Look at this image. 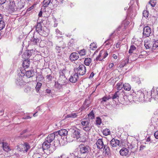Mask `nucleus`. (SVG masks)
I'll list each match as a JSON object with an SVG mask.
<instances>
[{
    "instance_id": "1",
    "label": "nucleus",
    "mask_w": 158,
    "mask_h": 158,
    "mask_svg": "<svg viewBox=\"0 0 158 158\" xmlns=\"http://www.w3.org/2000/svg\"><path fill=\"white\" fill-rule=\"evenodd\" d=\"M58 81L64 85L67 84L66 89L68 88L69 89L71 90L72 86L70 83H67V80L63 72L60 73V76Z\"/></svg>"
},
{
    "instance_id": "2",
    "label": "nucleus",
    "mask_w": 158,
    "mask_h": 158,
    "mask_svg": "<svg viewBox=\"0 0 158 158\" xmlns=\"http://www.w3.org/2000/svg\"><path fill=\"white\" fill-rule=\"evenodd\" d=\"M50 143L48 142L46 140V141L43 143L42 144L43 150L44 151H49V153H52L56 149V147L54 145L50 146Z\"/></svg>"
},
{
    "instance_id": "3",
    "label": "nucleus",
    "mask_w": 158,
    "mask_h": 158,
    "mask_svg": "<svg viewBox=\"0 0 158 158\" xmlns=\"http://www.w3.org/2000/svg\"><path fill=\"white\" fill-rule=\"evenodd\" d=\"M74 71L76 73L80 75H84L86 72V69L83 64L80 65L77 68H75Z\"/></svg>"
},
{
    "instance_id": "4",
    "label": "nucleus",
    "mask_w": 158,
    "mask_h": 158,
    "mask_svg": "<svg viewBox=\"0 0 158 158\" xmlns=\"http://www.w3.org/2000/svg\"><path fill=\"white\" fill-rule=\"evenodd\" d=\"M25 75L24 73H23L22 71L21 70V73L18 75L16 79L15 83L17 85L21 86L23 85L24 82L23 80V78Z\"/></svg>"
},
{
    "instance_id": "5",
    "label": "nucleus",
    "mask_w": 158,
    "mask_h": 158,
    "mask_svg": "<svg viewBox=\"0 0 158 158\" xmlns=\"http://www.w3.org/2000/svg\"><path fill=\"white\" fill-rule=\"evenodd\" d=\"M79 148L81 154L87 155L89 152V148L88 146L81 144L79 145Z\"/></svg>"
},
{
    "instance_id": "6",
    "label": "nucleus",
    "mask_w": 158,
    "mask_h": 158,
    "mask_svg": "<svg viewBox=\"0 0 158 158\" xmlns=\"http://www.w3.org/2000/svg\"><path fill=\"white\" fill-rule=\"evenodd\" d=\"M30 148L29 145L28 143H25L24 144H20L18 147V149L20 151L27 152Z\"/></svg>"
},
{
    "instance_id": "7",
    "label": "nucleus",
    "mask_w": 158,
    "mask_h": 158,
    "mask_svg": "<svg viewBox=\"0 0 158 158\" xmlns=\"http://www.w3.org/2000/svg\"><path fill=\"white\" fill-rule=\"evenodd\" d=\"M121 144L120 141L119 140L113 138L110 141V145L112 148H115Z\"/></svg>"
},
{
    "instance_id": "8",
    "label": "nucleus",
    "mask_w": 158,
    "mask_h": 158,
    "mask_svg": "<svg viewBox=\"0 0 158 158\" xmlns=\"http://www.w3.org/2000/svg\"><path fill=\"white\" fill-rule=\"evenodd\" d=\"M56 137H57L56 132H55L53 133L49 134L47 137L46 140L48 142L51 143L55 139Z\"/></svg>"
},
{
    "instance_id": "9",
    "label": "nucleus",
    "mask_w": 158,
    "mask_h": 158,
    "mask_svg": "<svg viewBox=\"0 0 158 158\" xmlns=\"http://www.w3.org/2000/svg\"><path fill=\"white\" fill-rule=\"evenodd\" d=\"M151 33V28L148 26H146L143 30V35L146 37H149Z\"/></svg>"
},
{
    "instance_id": "10",
    "label": "nucleus",
    "mask_w": 158,
    "mask_h": 158,
    "mask_svg": "<svg viewBox=\"0 0 158 158\" xmlns=\"http://www.w3.org/2000/svg\"><path fill=\"white\" fill-rule=\"evenodd\" d=\"M145 95L144 93L141 90L137 91L136 94V97L139 101H141L143 100H144L145 98Z\"/></svg>"
},
{
    "instance_id": "11",
    "label": "nucleus",
    "mask_w": 158,
    "mask_h": 158,
    "mask_svg": "<svg viewBox=\"0 0 158 158\" xmlns=\"http://www.w3.org/2000/svg\"><path fill=\"white\" fill-rule=\"evenodd\" d=\"M49 31L46 27H44L39 32V34L42 36L44 37L47 36L49 34Z\"/></svg>"
},
{
    "instance_id": "12",
    "label": "nucleus",
    "mask_w": 158,
    "mask_h": 158,
    "mask_svg": "<svg viewBox=\"0 0 158 158\" xmlns=\"http://www.w3.org/2000/svg\"><path fill=\"white\" fill-rule=\"evenodd\" d=\"M55 132L57 135V137H58L59 135L61 136H65L68 134V131L65 129H62Z\"/></svg>"
},
{
    "instance_id": "13",
    "label": "nucleus",
    "mask_w": 158,
    "mask_h": 158,
    "mask_svg": "<svg viewBox=\"0 0 158 158\" xmlns=\"http://www.w3.org/2000/svg\"><path fill=\"white\" fill-rule=\"evenodd\" d=\"M78 78V74L77 73H75L74 74L73 76H71L69 78V80L71 82L75 83L77 81Z\"/></svg>"
},
{
    "instance_id": "14",
    "label": "nucleus",
    "mask_w": 158,
    "mask_h": 158,
    "mask_svg": "<svg viewBox=\"0 0 158 158\" xmlns=\"http://www.w3.org/2000/svg\"><path fill=\"white\" fill-rule=\"evenodd\" d=\"M69 58L71 61H74L78 59L79 56L77 53L76 52H73L71 54Z\"/></svg>"
},
{
    "instance_id": "15",
    "label": "nucleus",
    "mask_w": 158,
    "mask_h": 158,
    "mask_svg": "<svg viewBox=\"0 0 158 158\" xmlns=\"http://www.w3.org/2000/svg\"><path fill=\"white\" fill-rule=\"evenodd\" d=\"M72 136L77 139H78L80 137V132L78 129H76L73 132Z\"/></svg>"
},
{
    "instance_id": "16",
    "label": "nucleus",
    "mask_w": 158,
    "mask_h": 158,
    "mask_svg": "<svg viewBox=\"0 0 158 158\" xmlns=\"http://www.w3.org/2000/svg\"><path fill=\"white\" fill-rule=\"evenodd\" d=\"M129 153L128 150L125 148H123L120 151V154L123 156H127Z\"/></svg>"
},
{
    "instance_id": "17",
    "label": "nucleus",
    "mask_w": 158,
    "mask_h": 158,
    "mask_svg": "<svg viewBox=\"0 0 158 158\" xmlns=\"http://www.w3.org/2000/svg\"><path fill=\"white\" fill-rule=\"evenodd\" d=\"M96 144L98 148L101 149L103 148L104 144L102 139H99L97 141Z\"/></svg>"
},
{
    "instance_id": "18",
    "label": "nucleus",
    "mask_w": 158,
    "mask_h": 158,
    "mask_svg": "<svg viewBox=\"0 0 158 158\" xmlns=\"http://www.w3.org/2000/svg\"><path fill=\"white\" fill-rule=\"evenodd\" d=\"M144 46L147 49L150 48L152 47V44L151 42L149 40H146L144 41Z\"/></svg>"
},
{
    "instance_id": "19",
    "label": "nucleus",
    "mask_w": 158,
    "mask_h": 158,
    "mask_svg": "<svg viewBox=\"0 0 158 158\" xmlns=\"http://www.w3.org/2000/svg\"><path fill=\"white\" fill-rule=\"evenodd\" d=\"M30 64V61L28 60H25L23 62V66L25 70L29 67Z\"/></svg>"
},
{
    "instance_id": "20",
    "label": "nucleus",
    "mask_w": 158,
    "mask_h": 158,
    "mask_svg": "<svg viewBox=\"0 0 158 158\" xmlns=\"http://www.w3.org/2000/svg\"><path fill=\"white\" fill-rule=\"evenodd\" d=\"M25 4V3L24 2L20 0L17 4V8L19 10H20L24 7Z\"/></svg>"
},
{
    "instance_id": "21",
    "label": "nucleus",
    "mask_w": 158,
    "mask_h": 158,
    "mask_svg": "<svg viewBox=\"0 0 158 158\" xmlns=\"http://www.w3.org/2000/svg\"><path fill=\"white\" fill-rule=\"evenodd\" d=\"M25 74L27 77L29 78L33 77L34 74V73L33 71H27L25 73Z\"/></svg>"
},
{
    "instance_id": "22",
    "label": "nucleus",
    "mask_w": 158,
    "mask_h": 158,
    "mask_svg": "<svg viewBox=\"0 0 158 158\" xmlns=\"http://www.w3.org/2000/svg\"><path fill=\"white\" fill-rule=\"evenodd\" d=\"M146 93L147 94V96H145V98L144 99V101H148L152 97V94H153V93H150V92H146Z\"/></svg>"
},
{
    "instance_id": "23",
    "label": "nucleus",
    "mask_w": 158,
    "mask_h": 158,
    "mask_svg": "<svg viewBox=\"0 0 158 158\" xmlns=\"http://www.w3.org/2000/svg\"><path fill=\"white\" fill-rule=\"evenodd\" d=\"M3 148L5 151L8 152L10 150V147L6 143H3Z\"/></svg>"
},
{
    "instance_id": "24",
    "label": "nucleus",
    "mask_w": 158,
    "mask_h": 158,
    "mask_svg": "<svg viewBox=\"0 0 158 158\" xmlns=\"http://www.w3.org/2000/svg\"><path fill=\"white\" fill-rule=\"evenodd\" d=\"M35 28L38 33L43 28L41 23H38L36 25Z\"/></svg>"
},
{
    "instance_id": "25",
    "label": "nucleus",
    "mask_w": 158,
    "mask_h": 158,
    "mask_svg": "<svg viewBox=\"0 0 158 158\" xmlns=\"http://www.w3.org/2000/svg\"><path fill=\"white\" fill-rule=\"evenodd\" d=\"M116 87L117 89L120 90L123 88V84L121 82H119L117 84Z\"/></svg>"
},
{
    "instance_id": "26",
    "label": "nucleus",
    "mask_w": 158,
    "mask_h": 158,
    "mask_svg": "<svg viewBox=\"0 0 158 158\" xmlns=\"http://www.w3.org/2000/svg\"><path fill=\"white\" fill-rule=\"evenodd\" d=\"M123 88L126 90L129 91L131 89V87L128 83H125L123 84Z\"/></svg>"
},
{
    "instance_id": "27",
    "label": "nucleus",
    "mask_w": 158,
    "mask_h": 158,
    "mask_svg": "<svg viewBox=\"0 0 158 158\" xmlns=\"http://www.w3.org/2000/svg\"><path fill=\"white\" fill-rule=\"evenodd\" d=\"M91 62V59L90 58H86L84 60V64L87 66H89Z\"/></svg>"
},
{
    "instance_id": "28",
    "label": "nucleus",
    "mask_w": 158,
    "mask_h": 158,
    "mask_svg": "<svg viewBox=\"0 0 158 158\" xmlns=\"http://www.w3.org/2000/svg\"><path fill=\"white\" fill-rule=\"evenodd\" d=\"M89 122L88 120L85 119H83L81 122V124L84 126H87L89 125Z\"/></svg>"
},
{
    "instance_id": "29",
    "label": "nucleus",
    "mask_w": 158,
    "mask_h": 158,
    "mask_svg": "<svg viewBox=\"0 0 158 158\" xmlns=\"http://www.w3.org/2000/svg\"><path fill=\"white\" fill-rule=\"evenodd\" d=\"M104 150H105V151L106 152V153L108 154L110 153V148L107 145H104Z\"/></svg>"
},
{
    "instance_id": "30",
    "label": "nucleus",
    "mask_w": 158,
    "mask_h": 158,
    "mask_svg": "<svg viewBox=\"0 0 158 158\" xmlns=\"http://www.w3.org/2000/svg\"><path fill=\"white\" fill-rule=\"evenodd\" d=\"M51 0H44L43 2V6L45 7H48L51 2Z\"/></svg>"
},
{
    "instance_id": "31",
    "label": "nucleus",
    "mask_w": 158,
    "mask_h": 158,
    "mask_svg": "<svg viewBox=\"0 0 158 158\" xmlns=\"http://www.w3.org/2000/svg\"><path fill=\"white\" fill-rule=\"evenodd\" d=\"M102 133L103 135L105 136H107L110 134V132L109 129L106 128L103 130Z\"/></svg>"
},
{
    "instance_id": "32",
    "label": "nucleus",
    "mask_w": 158,
    "mask_h": 158,
    "mask_svg": "<svg viewBox=\"0 0 158 158\" xmlns=\"http://www.w3.org/2000/svg\"><path fill=\"white\" fill-rule=\"evenodd\" d=\"M119 94L118 91L116 92L114 95L111 97V98L114 100L115 99H118L119 97Z\"/></svg>"
},
{
    "instance_id": "33",
    "label": "nucleus",
    "mask_w": 158,
    "mask_h": 158,
    "mask_svg": "<svg viewBox=\"0 0 158 158\" xmlns=\"http://www.w3.org/2000/svg\"><path fill=\"white\" fill-rule=\"evenodd\" d=\"M102 50L100 51L99 54L96 58V60L97 61L99 60L100 61H102Z\"/></svg>"
},
{
    "instance_id": "34",
    "label": "nucleus",
    "mask_w": 158,
    "mask_h": 158,
    "mask_svg": "<svg viewBox=\"0 0 158 158\" xmlns=\"http://www.w3.org/2000/svg\"><path fill=\"white\" fill-rule=\"evenodd\" d=\"M63 85L61 84L60 83L57 81V82H55V87L58 89H60L62 87V86Z\"/></svg>"
},
{
    "instance_id": "35",
    "label": "nucleus",
    "mask_w": 158,
    "mask_h": 158,
    "mask_svg": "<svg viewBox=\"0 0 158 158\" xmlns=\"http://www.w3.org/2000/svg\"><path fill=\"white\" fill-rule=\"evenodd\" d=\"M42 84L41 83L38 82L37 83L36 86L35 87L36 91L37 92H38L39 91L40 88L42 86Z\"/></svg>"
},
{
    "instance_id": "36",
    "label": "nucleus",
    "mask_w": 158,
    "mask_h": 158,
    "mask_svg": "<svg viewBox=\"0 0 158 158\" xmlns=\"http://www.w3.org/2000/svg\"><path fill=\"white\" fill-rule=\"evenodd\" d=\"M102 55H104V58H106L108 55L109 50H107L106 51L103 50H102Z\"/></svg>"
},
{
    "instance_id": "37",
    "label": "nucleus",
    "mask_w": 158,
    "mask_h": 158,
    "mask_svg": "<svg viewBox=\"0 0 158 158\" xmlns=\"http://www.w3.org/2000/svg\"><path fill=\"white\" fill-rule=\"evenodd\" d=\"M128 58L124 60L121 63V67H124L128 63Z\"/></svg>"
},
{
    "instance_id": "38",
    "label": "nucleus",
    "mask_w": 158,
    "mask_h": 158,
    "mask_svg": "<svg viewBox=\"0 0 158 158\" xmlns=\"http://www.w3.org/2000/svg\"><path fill=\"white\" fill-rule=\"evenodd\" d=\"M16 6L14 2L13 1L12 2L11 6H10V11L14 12L15 10V7Z\"/></svg>"
},
{
    "instance_id": "39",
    "label": "nucleus",
    "mask_w": 158,
    "mask_h": 158,
    "mask_svg": "<svg viewBox=\"0 0 158 158\" xmlns=\"http://www.w3.org/2000/svg\"><path fill=\"white\" fill-rule=\"evenodd\" d=\"M97 48L96 44L94 43H92L90 45V49L91 50H94Z\"/></svg>"
},
{
    "instance_id": "40",
    "label": "nucleus",
    "mask_w": 158,
    "mask_h": 158,
    "mask_svg": "<svg viewBox=\"0 0 158 158\" xmlns=\"http://www.w3.org/2000/svg\"><path fill=\"white\" fill-rule=\"evenodd\" d=\"M88 115L89 118L91 119H93L94 118V114L93 110L91 111Z\"/></svg>"
},
{
    "instance_id": "41",
    "label": "nucleus",
    "mask_w": 158,
    "mask_h": 158,
    "mask_svg": "<svg viewBox=\"0 0 158 158\" xmlns=\"http://www.w3.org/2000/svg\"><path fill=\"white\" fill-rule=\"evenodd\" d=\"M91 128V126L89 125L83 127V129L86 131H88L90 130Z\"/></svg>"
},
{
    "instance_id": "42",
    "label": "nucleus",
    "mask_w": 158,
    "mask_h": 158,
    "mask_svg": "<svg viewBox=\"0 0 158 158\" xmlns=\"http://www.w3.org/2000/svg\"><path fill=\"white\" fill-rule=\"evenodd\" d=\"M5 23L3 21H0V31L2 30L5 27Z\"/></svg>"
},
{
    "instance_id": "43",
    "label": "nucleus",
    "mask_w": 158,
    "mask_h": 158,
    "mask_svg": "<svg viewBox=\"0 0 158 158\" xmlns=\"http://www.w3.org/2000/svg\"><path fill=\"white\" fill-rule=\"evenodd\" d=\"M136 49L134 45H131L130 47V49L129 51V53H131L133 52V51Z\"/></svg>"
},
{
    "instance_id": "44",
    "label": "nucleus",
    "mask_w": 158,
    "mask_h": 158,
    "mask_svg": "<svg viewBox=\"0 0 158 158\" xmlns=\"http://www.w3.org/2000/svg\"><path fill=\"white\" fill-rule=\"evenodd\" d=\"M101 118L100 117H98L97 118V119L96 121L97 125H100L101 123Z\"/></svg>"
},
{
    "instance_id": "45",
    "label": "nucleus",
    "mask_w": 158,
    "mask_h": 158,
    "mask_svg": "<svg viewBox=\"0 0 158 158\" xmlns=\"http://www.w3.org/2000/svg\"><path fill=\"white\" fill-rule=\"evenodd\" d=\"M90 103V101L89 99H86L85 101L84 104L86 105V107H89Z\"/></svg>"
},
{
    "instance_id": "46",
    "label": "nucleus",
    "mask_w": 158,
    "mask_h": 158,
    "mask_svg": "<svg viewBox=\"0 0 158 158\" xmlns=\"http://www.w3.org/2000/svg\"><path fill=\"white\" fill-rule=\"evenodd\" d=\"M143 16L146 18H147L148 16V12L147 10H145L143 12Z\"/></svg>"
},
{
    "instance_id": "47",
    "label": "nucleus",
    "mask_w": 158,
    "mask_h": 158,
    "mask_svg": "<svg viewBox=\"0 0 158 158\" xmlns=\"http://www.w3.org/2000/svg\"><path fill=\"white\" fill-rule=\"evenodd\" d=\"M111 98V97L109 96L108 97H104L102 98V99L103 101L106 102L107 100H108Z\"/></svg>"
},
{
    "instance_id": "48",
    "label": "nucleus",
    "mask_w": 158,
    "mask_h": 158,
    "mask_svg": "<svg viewBox=\"0 0 158 158\" xmlns=\"http://www.w3.org/2000/svg\"><path fill=\"white\" fill-rule=\"evenodd\" d=\"M34 39L32 40V41L34 43V44H36L39 41V39L37 38V37L36 38H35L34 36H33Z\"/></svg>"
},
{
    "instance_id": "49",
    "label": "nucleus",
    "mask_w": 158,
    "mask_h": 158,
    "mask_svg": "<svg viewBox=\"0 0 158 158\" xmlns=\"http://www.w3.org/2000/svg\"><path fill=\"white\" fill-rule=\"evenodd\" d=\"M79 54L81 56H84L85 55V50L84 49H83L80 51Z\"/></svg>"
},
{
    "instance_id": "50",
    "label": "nucleus",
    "mask_w": 158,
    "mask_h": 158,
    "mask_svg": "<svg viewBox=\"0 0 158 158\" xmlns=\"http://www.w3.org/2000/svg\"><path fill=\"white\" fill-rule=\"evenodd\" d=\"M25 54L26 55L27 58H29L31 55V51L29 50L27 51V52L25 53Z\"/></svg>"
},
{
    "instance_id": "51",
    "label": "nucleus",
    "mask_w": 158,
    "mask_h": 158,
    "mask_svg": "<svg viewBox=\"0 0 158 158\" xmlns=\"http://www.w3.org/2000/svg\"><path fill=\"white\" fill-rule=\"evenodd\" d=\"M43 79V77H42V75L40 74L37 77H36V79L37 80H38L39 81H40L41 80H42Z\"/></svg>"
},
{
    "instance_id": "52",
    "label": "nucleus",
    "mask_w": 158,
    "mask_h": 158,
    "mask_svg": "<svg viewBox=\"0 0 158 158\" xmlns=\"http://www.w3.org/2000/svg\"><path fill=\"white\" fill-rule=\"evenodd\" d=\"M152 47L153 48H155L158 47V40L155 41L154 43L153 44Z\"/></svg>"
},
{
    "instance_id": "53",
    "label": "nucleus",
    "mask_w": 158,
    "mask_h": 158,
    "mask_svg": "<svg viewBox=\"0 0 158 158\" xmlns=\"http://www.w3.org/2000/svg\"><path fill=\"white\" fill-rule=\"evenodd\" d=\"M153 0H150V1L149 2V3H150L151 6L152 7H154L155 6V3L154 2Z\"/></svg>"
},
{
    "instance_id": "54",
    "label": "nucleus",
    "mask_w": 158,
    "mask_h": 158,
    "mask_svg": "<svg viewBox=\"0 0 158 158\" xmlns=\"http://www.w3.org/2000/svg\"><path fill=\"white\" fill-rule=\"evenodd\" d=\"M56 32L57 35H63V33L62 32L60 31L58 29H57L56 30Z\"/></svg>"
},
{
    "instance_id": "55",
    "label": "nucleus",
    "mask_w": 158,
    "mask_h": 158,
    "mask_svg": "<svg viewBox=\"0 0 158 158\" xmlns=\"http://www.w3.org/2000/svg\"><path fill=\"white\" fill-rule=\"evenodd\" d=\"M155 95H152L153 98H154L155 100H158V94L156 93Z\"/></svg>"
},
{
    "instance_id": "56",
    "label": "nucleus",
    "mask_w": 158,
    "mask_h": 158,
    "mask_svg": "<svg viewBox=\"0 0 158 158\" xmlns=\"http://www.w3.org/2000/svg\"><path fill=\"white\" fill-rule=\"evenodd\" d=\"M154 136L156 139H158V131H156L155 132Z\"/></svg>"
},
{
    "instance_id": "57",
    "label": "nucleus",
    "mask_w": 158,
    "mask_h": 158,
    "mask_svg": "<svg viewBox=\"0 0 158 158\" xmlns=\"http://www.w3.org/2000/svg\"><path fill=\"white\" fill-rule=\"evenodd\" d=\"M71 115L72 118H75L77 117V114L76 113H71Z\"/></svg>"
},
{
    "instance_id": "58",
    "label": "nucleus",
    "mask_w": 158,
    "mask_h": 158,
    "mask_svg": "<svg viewBox=\"0 0 158 158\" xmlns=\"http://www.w3.org/2000/svg\"><path fill=\"white\" fill-rule=\"evenodd\" d=\"M53 2H54L56 3V4L55 5L54 4L53 5L54 7H56L57 6V0H52L51 2V3H52Z\"/></svg>"
},
{
    "instance_id": "59",
    "label": "nucleus",
    "mask_w": 158,
    "mask_h": 158,
    "mask_svg": "<svg viewBox=\"0 0 158 158\" xmlns=\"http://www.w3.org/2000/svg\"><path fill=\"white\" fill-rule=\"evenodd\" d=\"M120 42H118L117 44H116V47L117 48H119V47H120Z\"/></svg>"
},
{
    "instance_id": "60",
    "label": "nucleus",
    "mask_w": 158,
    "mask_h": 158,
    "mask_svg": "<svg viewBox=\"0 0 158 158\" xmlns=\"http://www.w3.org/2000/svg\"><path fill=\"white\" fill-rule=\"evenodd\" d=\"M114 65V64L113 63H112L110 64L109 65V68H111L113 67Z\"/></svg>"
},
{
    "instance_id": "61",
    "label": "nucleus",
    "mask_w": 158,
    "mask_h": 158,
    "mask_svg": "<svg viewBox=\"0 0 158 158\" xmlns=\"http://www.w3.org/2000/svg\"><path fill=\"white\" fill-rule=\"evenodd\" d=\"M27 129H25V130H23V131L21 133H20V134L21 135H23V134L27 132Z\"/></svg>"
},
{
    "instance_id": "62",
    "label": "nucleus",
    "mask_w": 158,
    "mask_h": 158,
    "mask_svg": "<svg viewBox=\"0 0 158 158\" xmlns=\"http://www.w3.org/2000/svg\"><path fill=\"white\" fill-rule=\"evenodd\" d=\"M46 92L48 94H50L51 92V90L50 89H47L46 90Z\"/></svg>"
},
{
    "instance_id": "63",
    "label": "nucleus",
    "mask_w": 158,
    "mask_h": 158,
    "mask_svg": "<svg viewBox=\"0 0 158 158\" xmlns=\"http://www.w3.org/2000/svg\"><path fill=\"white\" fill-rule=\"evenodd\" d=\"M94 73L93 72H92L91 73V74L89 77V78H92L94 77Z\"/></svg>"
},
{
    "instance_id": "64",
    "label": "nucleus",
    "mask_w": 158,
    "mask_h": 158,
    "mask_svg": "<svg viewBox=\"0 0 158 158\" xmlns=\"http://www.w3.org/2000/svg\"><path fill=\"white\" fill-rule=\"evenodd\" d=\"M113 57L114 59H116L117 58V56L115 54H114L113 55Z\"/></svg>"
}]
</instances>
